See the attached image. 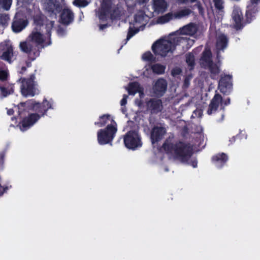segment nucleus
<instances>
[{
  "instance_id": "nucleus-1",
  "label": "nucleus",
  "mask_w": 260,
  "mask_h": 260,
  "mask_svg": "<svg viewBox=\"0 0 260 260\" xmlns=\"http://www.w3.org/2000/svg\"><path fill=\"white\" fill-rule=\"evenodd\" d=\"M54 21H48L46 23L45 36L43 30L33 28L25 42H21V50L28 54L31 60H34L39 56L41 49L50 45L51 42V30L54 26Z\"/></svg>"
},
{
  "instance_id": "nucleus-2",
  "label": "nucleus",
  "mask_w": 260,
  "mask_h": 260,
  "mask_svg": "<svg viewBox=\"0 0 260 260\" xmlns=\"http://www.w3.org/2000/svg\"><path fill=\"white\" fill-rule=\"evenodd\" d=\"M162 148L168 154L182 162H187L193 153L192 145L181 140L175 141L174 136H170L165 141Z\"/></svg>"
},
{
  "instance_id": "nucleus-3",
  "label": "nucleus",
  "mask_w": 260,
  "mask_h": 260,
  "mask_svg": "<svg viewBox=\"0 0 260 260\" xmlns=\"http://www.w3.org/2000/svg\"><path fill=\"white\" fill-rule=\"evenodd\" d=\"M140 115H135L133 118L135 121L128 120L127 125L130 129L123 136V143L125 147L129 150H135L142 146V138L139 133V124L137 119L140 118Z\"/></svg>"
},
{
  "instance_id": "nucleus-4",
  "label": "nucleus",
  "mask_w": 260,
  "mask_h": 260,
  "mask_svg": "<svg viewBox=\"0 0 260 260\" xmlns=\"http://www.w3.org/2000/svg\"><path fill=\"white\" fill-rule=\"evenodd\" d=\"M18 114L28 113V114H45L48 109H52L51 103L44 99L42 103L36 102L34 100H29L21 102L16 107Z\"/></svg>"
},
{
  "instance_id": "nucleus-5",
  "label": "nucleus",
  "mask_w": 260,
  "mask_h": 260,
  "mask_svg": "<svg viewBox=\"0 0 260 260\" xmlns=\"http://www.w3.org/2000/svg\"><path fill=\"white\" fill-rule=\"evenodd\" d=\"M123 14V9L119 5H115L113 0H102L99 9V17L100 20H107L109 17L112 20L120 19Z\"/></svg>"
},
{
  "instance_id": "nucleus-6",
  "label": "nucleus",
  "mask_w": 260,
  "mask_h": 260,
  "mask_svg": "<svg viewBox=\"0 0 260 260\" xmlns=\"http://www.w3.org/2000/svg\"><path fill=\"white\" fill-rule=\"evenodd\" d=\"M180 40L178 38L173 41L166 40H157L152 45V50L155 55L165 57L169 52H172L175 49L176 46Z\"/></svg>"
},
{
  "instance_id": "nucleus-7",
  "label": "nucleus",
  "mask_w": 260,
  "mask_h": 260,
  "mask_svg": "<svg viewBox=\"0 0 260 260\" xmlns=\"http://www.w3.org/2000/svg\"><path fill=\"white\" fill-rule=\"evenodd\" d=\"M193 12L186 7L180 8L175 12H170L157 18V22L159 24H165L171 20H179L187 18Z\"/></svg>"
},
{
  "instance_id": "nucleus-8",
  "label": "nucleus",
  "mask_w": 260,
  "mask_h": 260,
  "mask_svg": "<svg viewBox=\"0 0 260 260\" xmlns=\"http://www.w3.org/2000/svg\"><path fill=\"white\" fill-rule=\"evenodd\" d=\"M19 116L20 115L11 118L12 121H14V123L11 124L10 126L18 127L22 132L29 128L41 117L40 115H28L27 117L21 119Z\"/></svg>"
},
{
  "instance_id": "nucleus-9",
  "label": "nucleus",
  "mask_w": 260,
  "mask_h": 260,
  "mask_svg": "<svg viewBox=\"0 0 260 260\" xmlns=\"http://www.w3.org/2000/svg\"><path fill=\"white\" fill-rule=\"evenodd\" d=\"M117 132V127L111 125L107 126L105 128L99 129L97 133L98 143L102 145L107 144H111Z\"/></svg>"
},
{
  "instance_id": "nucleus-10",
  "label": "nucleus",
  "mask_w": 260,
  "mask_h": 260,
  "mask_svg": "<svg viewBox=\"0 0 260 260\" xmlns=\"http://www.w3.org/2000/svg\"><path fill=\"white\" fill-rule=\"evenodd\" d=\"M35 75L31 74L28 78H21L19 79V81H21V92L24 96H34L36 93L37 84L35 81Z\"/></svg>"
},
{
  "instance_id": "nucleus-11",
  "label": "nucleus",
  "mask_w": 260,
  "mask_h": 260,
  "mask_svg": "<svg viewBox=\"0 0 260 260\" xmlns=\"http://www.w3.org/2000/svg\"><path fill=\"white\" fill-rule=\"evenodd\" d=\"M28 24L27 18L22 14L16 13L12 23L11 28L13 32L18 33L23 30Z\"/></svg>"
},
{
  "instance_id": "nucleus-12",
  "label": "nucleus",
  "mask_w": 260,
  "mask_h": 260,
  "mask_svg": "<svg viewBox=\"0 0 260 260\" xmlns=\"http://www.w3.org/2000/svg\"><path fill=\"white\" fill-rule=\"evenodd\" d=\"M236 30L242 29L245 26L244 19L242 9L238 6H234L231 15Z\"/></svg>"
},
{
  "instance_id": "nucleus-13",
  "label": "nucleus",
  "mask_w": 260,
  "mask_h": 260,
  "mask_svg": "<svg viewBox=\"0 0 260 260\" xmlns=\"http://www.w3.org/2000/svg\"><path fill=\"white\" fill-rule=\"evenodd\" d=\"M44 8L50 16H56L61 12L62 7L59 0H46L44 4Z\"/></svg>"
},
{
  "instance_id": "nucleus-14",
  "label": "nucleus",
  "mask_w": 260,
  "mask_h": 260,
  "mask_svg": "<svg viewBox=\"0 0 260 260\" xmlns=\"http://www.w3.org/2000/svg\"><path fill=\"white\" fill-rule=\"evenodd\" d=\"M232 78L230 75H225L221 78L218 83V88L224 94L229 95L232 90Z\"/></svg>"
},
{
  "instance_id": "nucleus-15",
  "label": "nucleus",
  "mask_w": 260,
  "mask_h": 260,
  "mask_svg": "<svg viewBox=\"0 0 260 260\" xmlns=\"http://www.w3.org/2000/svg\"><path fill=\"white\" fill-rule=\"evenodd\" d=\"M167 88V83L166 80L162 78H159L153 86V93L156 96L161 97L166 92Z\"/></svg>"
},
{
  "instance_id": "nucleus-16",
  "label": "nucleus",
  "mask_w": 260,
  "mask_h": 260,
  "mask_svg": "<svg viewBox=\"0 0 260 260\" xmlns=\"http://www.w3.org/2000/svg\"><path fill=\"white\" fill-rule=\"evenodd\" d=\"M166 133L165 127L161 126H154L151 132V141L153 144L160 141L164 138Z\"/></svg>"
},
{
  "instance_id": "nucleus-17",
  "label": "nucleus",
  "mask_w": 260,
  "mask_h": 260,
  "mask_svg": "<svg viewBox=\"0 0 260 260\" xmlns=\"http://www.w3.org/2000/svg\"><path fill=\"white\" fill-rule=\"evenodd\" d=\"M32 19L35 26L34 28H37L41 30H43V28H45L46 23L48 21H50L47 20L46 17L41 12L35 14Z\"/></svg>"
},
{
  "instance_id": "nucleus-18",
  "label": "nucleus",
  "mask_w": 260,
  "mask_h": 260,
  "mask_svg": "<svg viewBox=\"0 0 260 260\" xmlns=\"http://www.w3.org/2000/svg\"><path fill=\"white\" fill-rule=\"evenodd\" d=\"M258 12V8L248 5H247L244 19L245 25L250 23L256 19Z\"/></svg>"
},
{
  "instance_id": "nucleus-19",
  "label": "nucleus",
  "mask_w": 260,
  "mask_h": 260,
  "mask_svg": "<svg viewBox=\"0 0 260 260\" xmlns=\"http://www.w3.org/2000/svg\"><path fill=\"white\" fill-rule=\"evenodd\" d=\"M258 12V8L248 5H247L244 19L245 25L250 23L256 19Z\"/></svg>"
},
{
  "instance_id": "nucleus-20",
  "label": "nucleus",
  "mask_w": 260,
  "mask_h": 260,
  "mask_svg": "<svg viewBox=\"0 0 260 260\" xmlns=\"http://www.w3.org/2000/svg\"><path fill=\"white\" fill-rule=\"evenodd\" d=\"M61 11L60 16V22L63 25H68L73 21L74 13L69 9H64Z\"/></svg>"
},
{
  "instance_id": "nucleus-21",
  "label": "nucleus",
  "mask_w": 260,
  "mask_h": 260,
  "mask_svg": "<svg viewBox=\"0 0 260 260\" xmlns=\"http://www.w3.org/2000/svg\"><path fill=\"white\" fill-rule=\"evenodd\" d=\"M229 40L226 35L224 34L219 35L216 38V47L218 53L220 51L223 52L228 47Z\"/></svg>"
},
{
  "instance_id": "nucleus-22",
  "label": "nucleus",
  "mask_w": 260,
  "mask_h": 260,
  "mask_svg": "<svg viewBox=\"0 0 260 260\" xmlns=\"http://www.w3.org/2000/svg\"><path fill=\"white\" fill-rule=\"evenodd\" d=\"M228 160V156L224 153H219L212 157V161L218 168H222Z\"/></svg>"
},
{
  "instance_id": "nucleus-23",
  "label": "nucleus",
  "mask_w": 260,
  "mask_h": 260,
  "mask_svg": "<svg viewBox=\"0 0 260 260\" xmlns=\"http://www.w3.org/2000/svg\"><path fill=\"white\" fill-rule=\"evenodd\" d=\"M14 92V85L10 83L8 81L0 84V95L6 98Z\"/></svg>"
},
{
  "instance_id": "nucleus-24",
  "label": "nucleus",
  "mask_w": 260,
  "mask_h": 260,
  "mask_svg": "<svg viewBox=\"0 0 260 260\" xmlns=\"http://www.w3.org/2000/svg\"><path fill=\"white\" fill-rule=\"evenodd\" d=\"M94 124L99 127H103L105 125L108 126L109 125L117 127V123L111 115H102L100 117L99 121L95 122Z\"/></svg>"
},
{
  "instance_id": "nucleus-25",
  "label": "nucleus",
  "mask_w": 260,
  "mask_h": 260,
  "mask_svg": "<svg viewBox=\"0 0 260 260\" xmlns=\"http://www.w3.org/2000/svg\"><path fill=\"white\" fill-rule=\"evenodd\" d=\"M147 109L151 113H158L162 108V102L161 100L151 99L146 102Z\"/></svg>"
},
{
  "instance_id": "nucleus-26",
  "label": "nucleus",
  "mask_w": 260,
  "mask_h": 260,
  "mask_svg": "<svg viewBox=\"0 0 260 260\" xmlns=\"http://www.w3.org/2000/svg\"><path fill=\"white\" fill-rule=\"evenodd\" d=\"M222 102V98L220 94L216 93L211 101L207 111L208 114H211L212 112H215L218 107L219 103Z\"/></svg>"
},
{
  "instance_id": "nucleus-27",
  "label": "nucleus",
  "mask_w": 260,
  "mask_h": 260,
  "mask_svg": "<svg viewBox=\"0 0 260 260\" xmlns=\"http://www.w3.org/2000/svg\"><path fill=\"white\" fill-rule=\"evenodd\" d=\"M197 31L198 28L197 25L194 23L191 22L183 26L180 29L181 34L189 36H193L197 32Z\"/></svg>"
},
{
  "instance_id": "nucleus-28",
  "label": "nucleus",
  "mask_w": 260,
  "mask_h": 260,
  "mask_svg": "<svg viewBox=\"0 0 260 260\" xmlns=\"http://www.w3.org/2000/svg\"><path fill=\"white\" fill-rule=\"evenodd\" d=\"M153 8L155 12H164L167 8V3L165 0H153Z\"/></svg>"
},
{
  "instance_id": "nucleus-29",
  "label": "nucleus",
  "mask_w": 260,
  "mask_h": 260,
  "mask_svg": "<svg viewBox=\"0 0 260 260\" xmlns=\"http://www.w3.org/2000/svg\"><path fill=\"white\" fill-rule=\"evenodd\" d=\"M141 87V86L138 82L135 81L129 82L128 84V86L126 87V89L127 90L128 94L134 95L138 92Z\"/></svg>"
},
{
  "instance_id": "nucleus-30",
  "label": "nucleus",
  "mask_w": 260,
  "mask_h": 260,
  "mask_svg": "<svg viewBox=\"0 0 260 260\" xmlns=\"http://www.w3.org/2000/svg\"><path fill=\"white\" fill-rule=\"evenodd\" d=\"M207 65L211 73V78L214 79L215 76H217L220 72L219 68L216 64L214 63L213 61L211 63H209Z\"/></svg>"
},
{
  "instance_id": "nucleus-31",
  "label": "nucleus",
  "mask_w": 260,
  "mask_h": 260,
  "mask_svg": "<svg viewBox=\"0 0 260 260\" xmlns=\"http://www.w3.org/2000/svg\"><path fill=\"white\" fill-rule=\"evenodd\" d=\"M152 72L157 75H162L165 73L166 66L160 63H155L151 66Z\"/></svg>"
},
{
  "instance_id": "nucleus-32",
  "label": "nucleus",
  "mask_w": 260,
  "mask_h": 260,
  "mask_svg": "<svg viewBox=\"0 0 260 260\" xmlns=\"http://www.w3.org/2000/svg\"><path fill=\"white\" fill-rule=\"evenodd\" d=\"M13 55V48L11 46L8 47L7 49L4 51L2 56L1 58L6 60L9 62H11V56Z\"/></svg>"
},
{
  "instance_id": "nucleus-33",
  "label": "nucleus",
  "mask_w": 260,
  "mask_h": 260,
  "mask_svg": "<svg viewBox=\"0 0 260 260\" xmlns=\"http://www.w3.org/2000/svg\"><path fill=\"white\" fill-rule=\"evenodd\" d=\"M212 54L210 50H205L202 53L201 59L203 61L207 63H211L213 61L211 59Z\"/></svg>"
},
{
  "instance_id": "nucleus-34",
  "label": "nucleus",
  "mask_w": 260,
  "mask_h": 260,
  "mask_svg": "<svg viewBox=\"0 0 260 260\" xmlns=\"http://www.w3.org/2000/svg\"><path fill=\"white\" fill-rule=\"evenodd\" d=\"M186 62L190 67V69L192 70L195 66V59L193 54L191 53H188L186 54Z\"/></svg>"
},
{
  "instance_id": "nucleus-35",
  "label": "nucleus",
  "mask_w": 260,
  "mask_h": 260,
  "mask_svg": "<svg viewBox=\"0 0 260 260\" xmlns=\"http://www.w3.org/2000/svg\"><path fill=\"white\" fill-rule=\"evenodd\" d=\"M191 3H196L191 8L192 9L197 8L199 11V13L201 15H203L204 13V9L202 7V4L198 0H190Z\"/></svg>"
},
{
  "instance_id": "nucleus-36",
  "label": "nucleus",
  "mask_w": 260,
  "mask_h": 260,
  "mask_svg": "<svg viewBox=\"0 0 260 260\" xmlns=\"http://www.w3.org/2000/svg\"><path fill=\"white\" fill-rule=\"evenodd\" d=\"M145 14L143 11H140L135 15L134 21L136 23H142L143 22Z\"/></svg>"
},
{
  "instance_id": "nucleus-37",
  "label": "nucleus",
  "mask_w": 260,
  "mask_h": 260,
  "mask_svg": "<svg viewBox=\"0 0 260 260\" xmlns=\"http://www.w3.org/2000/svg\"><path fill=\"white\" fill-rule=\"evenodd\" d=\"M12 0H0V7L6 11H8L12 5Z\"/></svg>"
},
{
  "instance_id": "nucleus-38",
  "label": "nucleus",
  "mask_w": 260,
  "mask_h": 260,
  "mask_svg": "<svg viewBox=\"0 0 260 260\" xmlns=\"http://www.w3.org/2000/svg\"><path fill=\"white\" fill-rule=\"evenodd\" d=\"M142 58L143 60L148 61H154L155 59V57L149 51L145 52L143 54Z\"/></svg>"
},
{
  "instance_id": "nucleus-39",
  "label": "nucleus",
  "mask_w": 260,
  "mask_h": 260,
  "mask_svg": "<svg viewBox=\"0 0 260 260\" xmlns=\"http://www.w3.org/2000/svg\"><path fill=\"white\" fill-rule=\"evenodd\" d=\"M9 19V17L8 15L1 14L0 15V25L3 26L4 28L8 25V21Z\"/></svg>"
},
{
  "instance_id": "nucleus-40",
  "label": "nucleus",
  "mask_w": 260,
  "mask_h": 260,
  "mask_svg": "<svg viewBox=\"0 0 260 260\" xmlns=\"http://www.w3.org/2000/svg\"><path fill=\"white\" fill-rule=\"evenodd\" d=\"M8 78L9 74L8 72L0 68V84L8 81Z\"/></svg>"
},
{
  "instance_id": "nucleus-41",
  "label": "nucleus",
  "mask_w": 260,
  "mask_h": 260,
  "mask_svg": "<svg viewBox=\"0 0 260 260\" xmlns=\"http://www.w3.org/2000/svg\"><path fill=\"white\" fill-rule=\"evenodd\" d=\"M73 4L79 8H84L89 4V2L87 0H74Z\"/></svg>"
},
{
  "instance_id": "nucleus-42",
  "label": "nucleus",
  "mask_w": 260,
  "mask_h": 260,
  "mask_svg": "<svg viewBox=\"0 0 260 260\" xmlns=\"http://www.w3.org/2000/svg\"><path fill=\"white\" fill-rule=\"evenodd\" d=\"M139 31V28H134L131 27H129L128 28V30L127 32L126 40H128L131 38H132L135 34L138 33Z\"/></svg>"
},
{
  "instance_id": "nucleus-43",
  "label": "nucleus",
  "mask_w": 260,
  "mask_h": 260,
  "mask_svg": "<svg viewBox=\"0 0 260 260\" xmlns=\"http://www.w3.org/2000/svg\"><path fill=\"white\" fill-rule=\"evenodd\" d=\"M128 97V95L125 94H123V98L120 101V105L122 106V107L121 108V110L123 113H124L126 110V108L125 106L127 103V100Z\"/></svg>"
},
{
  "instance_id": "nucleus-44",
  "label": "nucleus",
  "mask_w": 260,
  "mask_h": 260,
  "mask_svg": "<svg viewBox=\"0 0 260 260\" xmlns=\"http://www.w3.org/2000/svg\"><path fill=\"white\" fill-rule=\"evenodd\" d=\"M214 3L215 7L218 10H221L223 9V2L222 0H213Z\"/></svg>"
},
{
  "instance_id": "nucleus-45",
  "label": "nucleus",
  "mask_w": 260,
  "mask_h": 260,
  "mask_svg": "<svg viewBox=\"0 0 260 260\" xmlns=\"http://www.w3.org/2000/svg\"><path fill=\"white\" fill-rule=\"evenodd\" d=\"M248 5L259 8L260 7V0H249Z\"/></svg>"
},
{
  "instance_id": "nucleus-46",
  "label": "nucleus",
  "mask_w": 260,
  "mask_h": 260,
  "mask_svg": "<svg viewBox=\"0 0 260 260\" xmlns=\"http://www.w3.org/2000/svg\"><path fill=\"white\" fill-rule=\"evenodd\" d=\"M182 72V70L180 68H175L171 71V75L173 77H176L177 75H180Z\"/></svg>"
},
{
  "instance_id": "nucleus-47",
  "label": "nucleus",
  "mask_w": 260,
  "mask_h": 260,
  "mask_svg": "<svg viewBox=\"0 0 260 260\" xmlns=\"http://www.w3.org/2000/svg\"><path fill=\"white\" fill-rule=\"evenodd\" d=\"M56 32L58 36H63L66 33V30L63 28L59 26L57 29Z\"/></svg>"
},
{
  "instance_id": "nucleus-48",
  "label": "nucleus",
  "mask_w": 260,
  "mask_h": 260,
  "mask_svg": "<svg viewBox=\"0 0 260 260\" xmlns=\"http://www.w3.org/2000/svg\"><path fill=\"white\" fill-rule=\"evenodd\" d=\"M137 93H139L140 98H143L144 96V88L141 86Z\"/></svg>"
},
{
  "instance_id": "nucleus-49",
  "label": "nucleus",
  "mask_w": 260,
  "mask_h": 260,
  "mask_svg": "<svg viewBox=\"0 0 260 260\" xmlns=\"http://www.w3.org/2000/svg\"><path fill=\"white\" fill-rule=\"evenodd\" d=\"M190 164L193 168H196L198 166V161L197 159L191 160Z\"/></svg>"
},
{
  "instance_id": "nucleus-50",
  "label": "nucleus",
  "mask_w": 260,
  "mask_h": 260,
  "mask_svg": "<svg viewBox=\"0 0 260 260\" xmlns=\"http://www.w3.org/2000/svg\"><path fill=\"white\" fill-rule=\"evenodd\" d=\"M28 59H29V60H27L26 61V68H29L30 67H31V61L32 60H31L30 59V58L28 57Z\"/></svg>"
},
{
  "instance_id": "nucleus-51",
  "label": "nucleus",
  "mask_w": 260,
  "mask_h": 260,
  "mask_svg": "<svg viewBox=\"0 0 260 260\" xmlns=\"http://www.w3.org/2000/svg\"><path fill=\"white\" fill-rule=\"evenodd\" d=\"M197 131L196 133L198 134H201L203 133V129L202 126H199L197 127Z\"/></svg>"
},
{
  "instance_id": "nucleus-52",
  "label": "nucleus",
  "mask_w": 260,
  "mask_h": 260,
  "mask_svg": "<svg viewBox=\"0 0 260 260\" xmlns=\"http://www.w3.org/2000/svg\"><path fill=\"white\" fill-rule=\"evenodd\" d=\"M223 104L225 106L230 104V99L229 98H228L226 99H225L223 102Z\"/></svg>"
},
{
  "instance_id": "nucleus-53",
  "label": "nucleus",
  "mask_w": 260,
  "mask_h": 260,
  "mask_svg": "<svg viewBox=\"0 0 260 260\" xmlns=\"http://www.w3.org/2000/svg\"><path fill=\"white\" fill-rule=\"evenodd\" d=\"M236 137H233L231 139H230L229 141L230 142V144H232L233 143H234L235 141H236Z\"/></svg>"
},
{
  "instance_id": "nucleus-54",
  "label": "nucleus",
  "mask_w": 260,
  "mask_h": 260,
  "mask_svg": "<svg viewBox=\"0 0 260 260\" xmlns=\"http://www.w3.org/2000/svg\"><path fill=\"white\" fill-rule=\"evenodd\" d=\"M107 26H108V24H101L100 25V28L101 29L103 30V29L106 28Z\"/></svg>"
},
{
  "instance_id": "nucleus-55",
  "label": "nucleus",
  "mask_w": 260,
  "mask_h": 260,
  "mask_svg": "<svg viewBox=\"0 0 260 260\" xmlns=\"http://www.w3.org/2000/svg\"><path fill=\"white\" fill-rule=\"evenodd\" d=\"M138 1L140 4H144L147 3L148 0H138Z\"/></svg>"
},
{
  "instance_id": "nucleus-56",
  "label": "nucleus",
  "mask_w": 260,
  "mask_h": 260,
  "mask_svg": "<svg viewBox=\"0 0 260 260\" xmlns=\"http://www.w3.org/2000/svg\"><path fill=\"white\" fill-rule=\"evenodd\" d=\"M26 67H22L21 68V73H22L23 72H25L26 70Z\"/></svg>"
},
{
  "instance_id": "nucleus-57",
  "label": "nucleus",
  "mask_w": 260,
  "mask_h": 260,
  "mask_svg": "<svg viewBox=\"0 0 260 260\" xmlns=\"http://www.w3.org/2000/svg\"><path fill=\"white\" fill-rule=\"evenodd\" d=\"M142 105H143V102H142V101L140 100V101H139L138 104V106L141 107L142 106Z\"/></svg>"
},
{
  "instance_id": "nucleus-58",
  "label": "nucleus",
  "mask_w": 260,
  "mask_h": 260,
  "mask_svg": "<svg viewBox=\"0 0 260 260\" xmlns=\"http://www.w3.org/2000/svg\"><path fill=\"white\" fill-rule=\"evenodd\" d=\"M13 113H14V111L13 109L9 110L7 112V114H12Z\"/></svg>"
},
{
  "instance_id": "nucleus-59",
  "label": "nucleus",
  "mask_w": 260,
  "mask_h": 260,
  "mask_svg": "<svg viewBox=\"0 0 260 260\" xmlns=\"http://www.w3.org/2000/svg\"><path fill=\"white\" fill-rule=\"evenodd\" d=\"M181 3H186L188 0H179Z\"/></svg>"
},
{
  "instance_id": "nucleus-60",
  "label": "nucleus",
  "mask_w": 260,
  "mask_h": 260,
  "mask_svg": "<svg viewBox=\"0 0 260 260\" xmlns=\"http://www.w3.org/2000/svg\"><path fill=\"white\" fill-rule=\"evenodd\" d=\"M194 118V117L193 116V115H191V118Z\"/></svg>"
},
{
  "instance_id": "nucleus-61",
  "label": "nucleus",
  "mask_w": 260,
  "mask_h": 260,
  "mask_svg": "<svg viewBox=\"0 0 260 260\" xmlns=\"http://www.w3.org/2000/svg\"><path fill=\"white\" fill-rule=\"evenodd\" d=\"M202 115H202V114L199 115V117H201Z\"/></svg>"
},
{
  "instance_id": "nucleus-62",
  "label": "nucleus",
  "mask_w": 260,
  "mask_h": 260,
  "mask_svg": "<svg viewBox=\"0 0 260 260\" xmlns=\"http://www.w3.org/2000/svg\"><path fill=\"white\" fill-rule=\"evenodd\" d=\"M196 112V110L193 111V114H194Z\"/></svg>"
}]
</instances>
